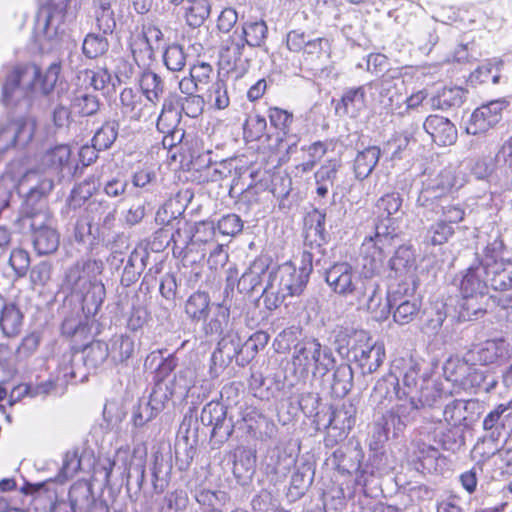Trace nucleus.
I'll use <instances>...</instances> for the list:
<instances>
[{
  "mask_svg": "<svg viewBox=\"0 0 512 512\" xmlns=\"http://www.w3.org/2000/svg\"><path fill=\"white\" fill-rule=\"evenodd\" d=\"M210 310V297L205 292H195L186 301L185 312L195 321L205 320Z\"/></svg>",
  "mask_w": 512,
  "mask_h": 512,
  "instance_id": "c9c22d12",
  "label": "nucleus"
},
{
  "mask_svg": "<svg viewBox=\"0 0 512 512\" xmlns=\"http://www.w3.org/2000/svg\"><path fill=\"white\" fill-rule=\"evenodd\" d=\"M395 307L393 319L399 325L411 323L419 314L421 309V301L414 297V293L404 294V287L398 285V288L389 296L387 303L380 304L374 318L377 320L386 319L390 313V309Z\"/></svg>",
  "mask_w": 512,
  "mask_h": 512,
  "instance_id": "6e6552de",
  "label": "nucleus"
},
{
  "mask_svg": "<svg viewBox=\"0 0 512 512\" xmlns=\"http://www.w3.org/2000/svg\"><path fill=\"white\" fill-rule=\"evenodd\" d=\"M72 108L81 116H93L99 108V99L92 94L85 92H78L72 99Z\"/></svg>",
  "mask_w": 512,
  "mask_h": 512,
  "instance_id": "de8ad7c7",
  "label": "nucleus"
},
{
  "mask_svg": "<svg viewBox=\"0 0 512 512\" xmlns=\"http://www.w3.org/2000/svg\"><path fill=\"white\" fill-rule=\"evenodd\" d=\"M340 355H350L360 368L362 375H369L377 371L385 359V348L383 343L374 342L364 331L356 333L353 344L346 348L337 346Z\"/></svg>",
  "mask_w": 512,
  "mask_h": 512,
  "instance_id": "0eeeda50",
  "label": "nucleus"
},
{
  "mask_svg": "<svg viewBox=\"0 0 512 512\" xmlns=\"http://www.w3.org/2000/svg\"><path fill=\"white\" fill-rule=\"evenodd\" d=\"M82 50L86 57L97 58L108 50V41L102 35L88 34L83 41Z\"/></svg>",
  "mask_w": 512,
  "mask_h": 512,
  "instance_id": "13d9d810",
  "label": "nucleus"
},
{
  "mask_svg": "<svg viewBox=\"0 0 512 512\" xmlns=\"http://www.w3.org/2000/svg\"><path fill=\"white\" fill-rule=\"evenodd\" d=\"M394 398L398 401L403 400L401 387L398 377L392 373H388L376 382L370 395V403L377 408H384L387 407Z\"/></svg>",
  "mask_w": 512,
  "mask_h": 512,
  "instance_id": "dca6fc26",
  "label": "nucleus"
},
{
  "mask_svg": "<svg viewBox=\"0 0 512 512\" xmlns=\"http://www.w3.org/2000/svg\"><path fill=\"white\" fill-rule=\"evenodd\" d=\"M268 34V27L263 20L242 23L240 38L250 47H262Z\"/></svg>",
  "mask_w": 512,
  "mask_h": 512,
  "instance_id": "473e14b6",
  "label": "nucleus"
},
{
  "mask_svg": "<svg viewBox=\"0 0 512 512\" xmlns=\"http://www.w3.org/2000/svg\"><path fill=\"white\" fill-rule=\"evenodd\" d=\"M334 364L335 358L331 349L323 348L315 338L305 339L294 346L292 365L302 376L306 377L311 372L314 377H324Z\"/></svg>",
  "mask_w": 512,
  "mask_h": 512,
  "instance_id": "423d86ee",
  "label": "nucleus"
},
{
  "mask_svg": "<svg viewBox=\"0 0 512 512\" xmlns=\"http://www.w3.org/2000/svg\"><path fill=\"white\" fill-rule=\"evenodd\" d=\"M471 401L455 399L448 403L443 411L445 422L451 427L463 425L467 419L468 407Z\"/></svg>",
  "mask_w": 512,
  "mask_h": 512,
  "instance_id": "79ce46f5",
  "label": "nucleus"
},
{
  "mask_svg": "<svg viewBox=\"0 0 512 512\" xmlns=\"http://www.w3.org/2000/svg\"><path fill=\"white\" fill-rule=\"evenodd\" d=\"M381 156L380 148L370 146L358 152L354 160L355 176L359 180L366 179L374 170Z\"/></svg>",
  "mask_w": 512,
  "mask_h": 512,
  "instance_id": "c85d7f7f",
  "label": "nucleus"
},
{
  "mask_svg": "<svg viewBox=\"0 0 512 512\" xmlns=\"http://www.w3.org/2000/svg\"><path fill=\"white\" fill-rule=\"evenodd\" d=\"M312 262V253L304 251L301 256L302 265L299 268L291 262H285L269 271L266 286L262 291L265 301L269 302V296H274L271 305L276 308L287 297L299 296L307 285Z\"/></svg>",
  "mask_w": 512,
  "mask_h": 512,
  "instance_id": "7ed1b4c3",
  "label": "nucleus"
},
{
  "mask_svg": "<svg viewBox=\"0 0 512 512\" xmlns=\"http://www.w3.org/2000/svg\"><path fill=\"white\" fill-rule=\"evenodd\" d=\"M180 118V112L173 108L171 104L165 102L157 119L156 126L158 131L163 134L172 132L178 128Z\"/></svg>",
  "mask_w": 512,
  "mask_h": 512,
  "instance_id": "5fc2aeb1",
  "label": "nucleus"
},
{
  "mask_svg": "<svg viewBox=\"0 0 512 512\" xmlns=\"http://www.w3.org/2000/svg\"><path fill=\"white\" fill-rule=\"evenodd\" d=\"M53 189V181L37 171L26 172L18 182V192L25 197L27 206H33ZM24 222L28 223L32 234L47 228H54V219L49 210L40 205L26 211Z\"/></svg>",
  "mask_w": 512,
  "mask_h": 512,
  "instance_id": "20e7f679",
  "label": "nucleus"
},
{
  "mask_svg": "<svg viewBox=\"0 0 512 512\" xmlns=\"http://www.w3.org/2000/svg\"><path fill=\"white\" fill-rule=\"evenodd\" d=\"M353 369L348 363H340L332 374L331 391L335 397H345L353 387Z\"/></svg>",
  "mask_w": 512,
  "mask_h": 512,
  "instance_id": "2f4dec72",
  "label": "nucleus"
},
{
  "mask_svg": "<svg viewBox=\"0 0 512 512\" xmlns=\"http://www.w3.org/2000/svg\"><path fill=\"white\" fill-rule=\"evenodd\" d=\"M244 347L238 333L228 331L218 342L217 350L213 353L212 359L217 360L220 356L223 362L230 363L233 359L238 358Z\"/></svg>",
  "mask_w": 512,
  "mask_h": 512,
  "instance_id": "a878e982",
  "label": "nucleus"
},
{
  "mask_svg": "<svg viewBox=\"0 0 512 512\" xmlns=\"http://www.w3.org/2000/svg\"><path fill=\"white\" fill-rule=\"evenodd\" d=\"M23 313L13 302L0 296V330L5 337L17 336L23 326Z\"/></svg>",
  "mask_w": 512,
  "mask_h": 512,
  "instance_id": "aec40b11",
  "label": "nucleus"
},
{
  "mask_svg": "<svg viewBox=\"0 0 512 512\" xmlns=\"http://www.w3.org/2000/svg\"><path fill=\"white\" fill-rule=\"evenodd\" d=\"M90 85L98 91H102L103 95H110L116 91L120 84V79L116 75H112L107 69L100 68L96 71L86 69L83 72Z\"/></svg>",
  "mask_w": 512,
  "mask_h": 512,
  "instance_id": "c756f323",
  "label": "nucleus"
},
{
  "mask_svg": "<svg viewBox=\"0 0 512 512\" xmlns=\"http://www.w3.org/2000/svg\"><path fill=\"white\" fill-rule=\"evenodd\" d=\"M163 60L168 70L172 72L181 71L186 65V54L183 47L178 44L168 46L164 52Z\"/></svg>",
  "mask_w": 512,
  "mask_h": 512,
  "instance_id": "052dcab7",
  "label": "nucleus"
},
{
  "mask_svg": "<svg viewBox=\"0 0 512 512\" xmlns=\"http://www.w3.org/2000/svg\"><path fill=\"white\" fill-rule=\"evenodd\" d=\"M341 102L345 113L355 116L357 112L365 107V91L363 87L350 88L342 96Z\"/></svg>",
  "mask_w": 512,
  "mask_h": 512,
  "instance_id": "3c124183",
  "label": "nucleus"
},
{
  "mask_svg": "<svg viewBox=\"0 0 512 512\" xmlns=\"http://www.w3.org/2000/svg\"><path fill=\"white\" fill-rule=\"evenodd\" d=\"M230 326V309L225 304L220 303L216 306L213 317L205 325L204 329L206 334L221 335L227 333Z\"/></svg>",
  "mask_w": 512,
  "mask_h": 512,
  "instance_id": "ea45409f",
  "label": "nucleus"
},
{
  "mask_svg": "<svg viewBox=\"0 0 512 512\" xmlns=\"http://www.w3.org/2000/svg\"><path fill=\"white\" fill-rule=\"evenodd\" d=\"M119 124L117 121L105 122L94 134L92 142L99 150H106L112 146L118 136Z\"/></svg>",
  "mask_w": 512,
  "mask_h": 512,
  "instance_id": "49530a36",
  "label": "nucleus"
},
{
  "mask_svg": "<svg viewBox=\"0 0 512 512\" xmlns=\"http://www.w3.org/2000/svg\"><path fill=\"white\" fill-rule=\"evenodd\" d=\"M34 133L31 121L18 119L0 128V152H5L17 142H29Z\"/></svg>",
  "mask_w": 512,
  "mask_h": 512,
  "instance_id": "2eb2a0df",
  "label": "nucleus"
},
{
  "mask_svg": "<svg viewBox=\"0 0 512 512\" xmlns=\"http://www.w3.org/2000/svg\"><path fill=\"white\" fill-rule=\"evenodd\" d=\"M269 119L271 124L280 130L276 137L277 144L274 146V149L279 150L280 145L283 142V136L287 135L289 132L290 126L293 122V115L287 110L272 107L269 109Z\"/></svg>",
  "mask_w": 512,
  "mask_h": 512,
  "instance_id": "a18cd8bd",
  "label": "nucleus"
},
{
  "mask_svg": "<svg viewBox=\"0 0 512 512\" xmlns=\"http://www.w3.org/2000/svg\"><path fill=\"white\" fill-rule=\"evenodd\" d=\"M439 209H430L439 219L427 230L425 239L432 245H443L454 235V224L461 222L465 216L462 205L440 203Z\"/></svg>",
  "mask_w": 512,
  "mask_h": 512,
  "instance_id": "9d476101",
  "label": "nucleus"
},
{
  "mask_svg": "<svg viewBox=\"0 0 512 512\" xmlns=\"http://www.w3.org/2000/svg\"><path fill=\"white\" fill-rule=\"evenodd\" d=\"M268 268L269 263L267 258H256L238 280V290L241 293H251L255 291L262 284L263 277L266 275Z\"/></svg>",
  "mask_w": 512,
  "mask_h": 512,
  "instance_id": "4be33fe9",
  "label": "nucleus"
},
{
  "mask_svg": "<svg viewBox=\"0 0 512 512\" xmlns=\"http://www.w3.org/2000/svg\"><path fill=\"white\" fill-rule=\"evenodd\" d=\"M185 19L190 27H200L209 17L211 5L208 0H188Z\"/></svg>",
  "mask_w": 512,
  "mask_h": 512,
  "instance_id": "a19ab883",
  "label": "nucleus"
},
{
  "mask_svg": "<svg viewBox=\"0 0 512 512\" xmlns=\"http://www.w3.org/2000/svg\"><path fill=\"white\" fill-rule=\"evenodd\" d=\"M189 504L188 493L184 489H176L167 493L158 512H183Z\"/></svg>",
  "mask_w": 512,
  "mask_h": 512,
  "instance_id": "8fccbe9b",
  "label": "nucleus"
},
{
  "mask_svg": "<svg viewBox=\"0 0 512 512\" xmlns=\"http://www.w3.org/2000/svg\"><path fill=\"white\" fill-rule=\"evenodd\" d=\"M121 111L130 119L138 120L142 116V95L132 89L125 88L120 94Z\"/></svg>",
  "mask_w": 512,
  "mask_h": 512,
  "instance_id": "4c0bfd02",
  "label": "nucleus"
},
{
  "mask_svg": "<svg viewBox=\"0 0 512 512\" xmlns=\"http://www.w3.org/2000/svg\"><path fill=\"white\" fill-rule=\"evenodd\" d=\"M245 46L246 44L241 38H229L221 48V60L228 66L236 67L238 62L241 61Z\"/></svg>",
  "mask_w": 512,
  "mask_h": 512,
  "instance_id": "09e8293b",
  "label": "nucleus"
},
{
  "mask_svg": "<svg viewBox=\"0 0 512 512\" xmlns=\"http://www.w3.org/2000/svg\"><path fill=\"white\" fill-rule=\"evenodd\" d=\"M488 287L487 270L486 267L477 263L476 261L471 264L460 282V291L462 296H480L484 297L485 291Z\"/></svg>",
  "mask_w": 512,
  "mask_h": 512,
  "instance_id": "a211bd4d",
  "label": "nucleus"
},
{
  "mask_svg": "<svg viewBox=\"0 0 512 512\" xmlns=\"http://www.w3.org/2000/svg\"><path fill=\"white\" fill-rule=\"evenodd\" d=\"M420 368L417 363H412L403 375V387L401 388V395L403 399L406 397L426 396L430 401L436 402L438 393L432 383L419 376Z\"/></svg>",
  "mask_w": 512,
  "mask_h": 512,
  "instance_id": "4468645a",
  "label": "nucleus"
},
{
  "mask_svg": "<svg viewBox=\"0 0 512 512\" xmlns=\"http://www.w3.org/2000/svg\"><path fill=\"white\" fill-rule=\"evenodd\" d=\"M462 302L459 305V318L463 321H470L473 319H477L479 316L483 315L485 310L482 305L478 302V298L480 296H462Z\"/></svg>",
  "mask_w": 512,
  "mask_h": 512,
  "instance_id": "0e129e2a",
  "label": "nucleus"
},
{
  "mask_svg": "<svg viewBox=\"0 0 512 512\" xmlns=\"http://www.w3.org/2000/svg\"><path fill=\"white\" fill-rule=\"evenodd\" d=\"M423 128L431 136L432 140L440 146L452 145L457 139V129L454 124L442 116H428L423 124Z\"/></svg>",
  "mask_w": 512,
  "mask_h": 512,
  "instance_id": "f3484780",
  "label": "nucleus"
},
{
  "mask_svg": "<svg viewBox=\"0 0 512 512\" xmlns=\"http://www.w3.org/2000/svg\"><path fill=\"white\" fill-rule=\"evenodd\" d=\"M256 468V451L250 448H238L234 454L233 473L236 478L250 479Z\"/></svg>",
  "mask_w": 512,
  "mask_h": 512,
  "instance_id": "7c9ffc66",
  "label": "nucleus"
},
{
  "mask_svg": "<svg viewBox=\"0 0 512 512\" xmlns=\"http://www.w3.org/2000/svg\"><path fill=\"white\" fill-rule=\"evenodd\" d=\"M175 395L172 388L165 381H158L150 394L149 400L147 401L151 406L154 407V411L161 412L169 399Z\"/></svg>",
  "mask_w": 512,
  "mask_h": 512,
  "instance_id": "4d7b16f0",
  "label": "nucleus"
},
{
  "mask_svg": "<svg viewBox=\"0 0 512 512\" xmlns=\"http://www.w3.org/2000/svg\"><path fill=\"white\" fill-rule=\"evenodd\" d=\"M504 353L505 347L502 340H488L471 349L466 354V359L472 364L488 365L503 357Z\"/></svg>",
  "mask_w": 512,
  "mask_h": 512,
  "instance_id": "412c9836",
  "label": "nucleus"
},
{
  "mask_svg": "<svg viewBox=\"0 0 512 512\" xmlns=\"http://www.w3.org/2000/svg\"><path fill=\"white\" fill-rule=\"evenodd\" d=\"M172 463L163 454H155L152 468V486L156 494H162L171 480Z\"/></svg>",
  "mask_w": 512,
  "mask_h": 512,
  "instance_id": "bb28decb",
  "label": "nucleus"
},
{
  "mask_svg": "<svg viewBox=\"0 0 512 512\" xmlns=\"http://www.w3.org/2000/svg\"><path fill=\"white\" fill-rule=\"evenodd\" d=\"M208 101L213 103L217 109H225L228 107L230 100L228 97L227 87L224 81L217 80L208 90Z\"/></svg>",
  "mask_w": 512,
  "mask_h": 512,
  "instance_id": "338daca9",
  "label": "nucleus"
},
{
  "mask_svg": "<svg viewBox=\"0 0 512 512\" xmlns=\"http://www.w3.org/2000/svg\"><path fill=\"white\" fill-rule=\"evenodd\" d=\"M371 242L361 246L362 270L359 272L348 262H338L325 271V281L331 290L351 305L369 312H377L382 295L376 275L380 273L385 255Z\"/></svg>",
  "mask_w": 512,
  "mask_h": 512,
  "instance_id": "f257e3e1",
  "label": "nucleus"
},
{
  "mask_svg": "<svg viewBox=\"0 0 512 512\" xmlns=\"http://www.w3.org/2000/svg\"><path fill=\"white\" fill-rule=\"evenodd\" d=\"M506 105L504 100H494L477 108L471 115L467 132L476 135L492 128L501 120Z\"/></svg>",
  "mask_w": 512,
  "mask_h": 512,
  "instance_id": "ddd939ff",
  "label": "nucleus"
},
{
  "mask_svg": "<svg viewBox=\"0 0 512 512\" xmlns=\"http://www.w3.org/2000/svg\"><path fill=\"white\" fill-rule=\"evenodd\" d=\"M435 402L430 401V399L426 396L417 397H406L403 400L399 401L393 409L397 414H399L400 418L404 420L407 424L411 423L415 419L416 412L424 408L426 406H432Z\"/></svg>",
  "mask_w": 512,
  "mask_h": 512,
  "instance_id": "e433bc0d",
  "label": "nucleus"
},
{
  "mask_svg": "<svg viewBox=\"0 0 512 512\" xmlns=\"http://www.w3.org/2000/svg\"><path fill=\"white\" fill-rule=\"evenodd\" d=\"M503 250L504 243L502 239L495 237L486 244L483 250V258L481 260L477 258L475 261L483 265V267H491L496 263H504L502 261Z\"/></svg>",
  "mask_w": 512,
  "mask_h": 512,
  "instance_id": "6e6d98bb",
  "label": "nucleus"
},
{
  "mask_svg": "<svg viewBox=\"0 0 512 512\" xmlns=\"http://www.w3.org/2000/svg\"><path fill=\"white\" fill-rule=\"evenodd\" d=\"M469 362L466 357L463 360L459 358L449 359L443 368L446 378L456 383H464L466 381V374L470 370Z\"/></svg>",
  "mask_w": 512,
  "mask_h": 512,
  "instance_id": "bf43d9fd",
  "label": "nucleus"
},
{
  "mask_svg": "<svg viewBox=\"0 0 512 512\" xmlns=\"http://www.w3.org/2000/svg\"><path fill=\"white\" fill-rule=\"evenodd\" d=\"M178 105L186 116L197 118L203 113L205 101L200 95L181 96L177 100Z\"/></svg>",
  "mask_w": 512,
  "mask_h": 512,
  "instance_id": "69168bd1",
  "label": "nucleus"
},
{
  "mask_svg": "<svg viewBox=\"0 0 512 512\" xmlns=\"http://www.w3.org/2000/svg\"><path fill=\"white\" fill-rule=\"evenodd\" d=\"M389 266L398 277L404 281L400 285L404 287V294L415 293L417 288L416 278V256L410 246H399L389 261Z\"/></svg>",
  "mask_w": 512,
  "mask_h": 512,
  "instance_id": "9b49d317",
  "label": "nucleus"
},
{
  "mask_svg": "<svg viewBox=\"0 0 512 512\" xmlns=\"http://www.w3.org/2000/svg\"><path fill=\"white\" fill-rule=\"evenodd\" d=\"M455 176L450 169L442 170L435 178L427 181L421 189L418 198V206L427 209H439L440 203H449L452 205H461L455 202L449 193L455 186Z\"/></svg>",
  "mask_w": 512,
  "mask_h": 512,
  "instance_id": "1a4fd4ad",
  "label": "nucleus"
},
{
  "mask_svg": "<svg viewBox=\"0 0 512 512\" xmlns=\"http://www.w3.org/2000/svg\"><path fill=\"white\" fill-rule=\"evenodd\" d=\"M33 235V245L38 254H50L59 246V234L55 228L40 230Z\"/></svg>",
  "mask_w": 512,
  "mask_h": 512,
  "instance_id": "37998d69",
  "label": "nucleus"
},
{
  "mask_svg": "<svg viewBox=\"0 0 512 512\" xmlns=\"http://www.w3.org/2000/svg\"><path fill=\"white\" fill-rule=\"evenodd\" d=\"M341 164L338 160L326 161L314 174L316 183L333 186Z\"/></svg>",
  "mask_w": 512,
  "mask_h": 512,
  "instance_id": "774afa93",
  "label": "nucleus"
},
{
  "mask_svg": "<svg viewBox=\"0 0 512 512\" xmlns=\"http://www.w3.org/2000/svg\"><path fill=\"white\" fill-rule=\"evenodd\" d=\"M71 149L68 145L60 144L47 150L42 156V165L55 171H61L69 166Z\"/></svg>",
  "mask_w": 512,
  "mask_h": 512,
  "instance_id": "72a5a7b5",
  "label": "nucleus"
},
{
  "mask_svg": "<svg viewBox=\"0 0 512 512\" xmlns=\"http://www.w3.org/2000/svg\"><path fill=\"white\" fill-rule=\"evenodd\" d=\"M98 183L95 178H88L76 186L69 198V205L76 209L88 200L97 190Z\"/></svg>",
  "mask_w": 512,
  "mask_h": 512,
  "instance_id": "864d4df0",
  "label": "nucleus"
},
{
  "mask_svg": "<svg viewBox=\"0 0 512 512\" xmlns=\"http://www.w3.org/2000/svg\"><path fill=\"white\" fill-rule=\"evenodd\" d=\"M140 87L146 99L156 104L164 93V83L161 77L151 70L141 74Z\"/></svg>",
  "mask_w": 512,
  "mask_h": 512,
  "instance_id": "f704fd0d",
  "label": "nucleus"
},
{
  "mask_svg": "<svg viewBox=\"0 0 512 512\" xmlns=\"http://www.w3.org/2000/svg\"><path fill=\"white\" fill-rule=\"evenodd\" d=\"M215 234L216 227L213 222H201L196 225L194 231L191 227L178 228L171 239L175 244H181L186 248L189 244L210 243L214 240Z\"/></svg>",
  "mask_w": 512,
  "mask_h": 512,
  "instance_id": "6ab92c4d",
  "label": "nucleus"
},
{
  "mask_svg": "<svg viewBox=\"0 0 512 512\" xmlns=\"http://www.w3.org/2000/svg\"><path fill=\"white\" fill-rule=\"evenodd\" d=\"M194 379L195 372L191 368L182 369L175 374L171 388L176 395L186 397L194 386Z\"/></svg>",
  "mask_w": 512,
  "mask_h": 512,
  "instance_id": "680f3d73",
  "label": "nucleus"
},
{
  "mask_svg": "<svg viewBox=\"0 0 512 512\" xmlns=\"http://www.w3.org/2000/svg\"><path fill=\"white\" fill-rule=\"evenodd\" d=\"M60 66L52 64L48 68L44 80L41 71L34 64H18L7 73L2 85V101L6 106H15L22 101H30L38 94L47 95L53 89Z\"/></svg>",
  "mask_w": 512,
  "mask_h": 512,
  "instance_id": "f03ea898",
  "label": "nucleus"
},
{
  "mask_svg": "<svg viewBox=\"0 0 512 512\" xmlns=\"http://www.w3.org/2000/svg\"><path fill=\"white\" fill-rule=\"evenodd\" d=\"M488 286L501 294H512V264L496 263L495 265L486 267ZM495 295L491 296L494 299ZM495 302V300H493Z\"/></svg>",
  "mask_w": 512,
  "mask_h": 512,
  "instance_id": "5701e85b",
  "label": "nucleus"
},
{
  "mask_svg": "<svg viewBox=\"0 0 512 512\" xmlns=\"http://www.w3.org/2000/svg\"><path fill=\"white\" fill-rule=\"evenodd\" d=\"M149 251L144 245H137L130 253L122 274V283L130 285L135 283L147 265Z\"/></svg>",
  "mask_w": 512,
  "mask_h": 512,
  "instance_id": "b1692460",
  "label": "nucleus"
},
{
  "mask_svg": "<svg viewBox=\"0 0 512 512\" xmlns=\"http://www.w3.org/2000/svg\"><path fill=\"white\" fill-rule=\"evenodd\" d=\"M211 154V151H206L195 160V164L198 165L199 168H206V175L212 182H217L228 178L231 175L233 169V160L230 159L213 162Z\"/></svg>",
  "mask_w": 512,
  "mask_h": 512,
  "instance_id": "393cba45",
  "label": "nucleus"
},
{
  "mask_svg": "<svg viewBox=\"0 0 512 512\" xmlns=\"http://www.w3.org/2000/svg\"><path fill=\"white\" fill-rule=\"evenodd\" d=\"M103 271V262L87 259L77 262L66 273V282L74 292L84 293L88 286L101 282L99 276Z\"/></svg>",
  "mask_w": 512,
  "mask_h": 512,
  "instance_id": "f8f14e48",
  "label": "nucleus"
},
{
  "mask_svg": "<svg viewBox=\"0 0 512 512\" xmlns=\"http://www.w3.org/2000/svg\"><path fill=\"white\" fill-rule=\"evenodd\" d=\"M401 206L402 197L399 193L393 192L382 196L376 204L378 220L375 224V233L373 236L365 237L363 241L375 244V248L385 256L397 236L396 225L404 214Z\"/></svg>",
  "mask_w": 512,
  "mask_h": 512,
  "instance_id": "39448f33",
  "label": "nucleus"
},
{
  "mask_svg": "<svg viewBox=\"0 0 512 512\" xmlns=\"http://www.w3.org/2000/svg\"><path fill=\"white\" fill-rule=\"evenodd\" d=\"M403 81L400 79H383L380 83L381 102L390 111L394 112L402 107L405 95L401 93Z\"/></svg>",
  "mask_w": 512,
  "mask_h": 512,
  "instance_id": "cd10ccee",
  "label": "nucleus"
},
{
  "mask_svg": "<svg viewBox=\"0 0 512 512\" xmlns=\"http://www.w3.org/2000/svg\"><path fill=\"white\" fill-rule=\"evenodd\" d=\"M84 363L88 367L96 368L109 356V347L101 341L92 342L83 350Z\"/></svg>",
  "mask_w": 512,
  "mask_h": 512,
  "instance_id": "603ef678",
  "label": "nucleus"
},
{
  "mask_svg": "<svg viewBox=\"0 0 512 512\" xmlns=\"http://www.w3.org/2000/svg\"><path fill=\"white\" fill-rule=\"evenodd\" d=\"M226 417V408L219 402L206 404L200 414V421L205 426L215 427Z\"/></svg>",
  "mask_w": 512,
  "mask_h": 512,
  "instance_id": "e2e57ef3",
  "label": "nucleus"
},
{
  "mask_svg": "<svg viewBox=\"0 0 512 512\" xmlns=\"http://www.w3.org/2000/svg\"><path fill=\"white\" fill-rule=\"evenodd\" d=\"M465 98V91L460 87L443 88L432 98V106L447 110L452 107H459Z\"/></svg>",
  "mask_w": 512,
  "mask_h": 512,
  "instance_id": "58836bf2",
  "label": "nucleus"
},
{
  "mask_svg": "<svg viewBox=\"0 0 512 512\" xmlns=\"http://www.w3.org/2000/svg\"><path fill=\"white\" fill-rule=\"evenodd\" d=\"M134 349V340L127 335H120L112 340L109 355L114 363H124L133 355Z\"/></svg>",
  "mask_w": 512,
  "mask_h": 512,
  "instance_id": "c03bdc74",
  "label": "nucleus"
}]
</instances>
